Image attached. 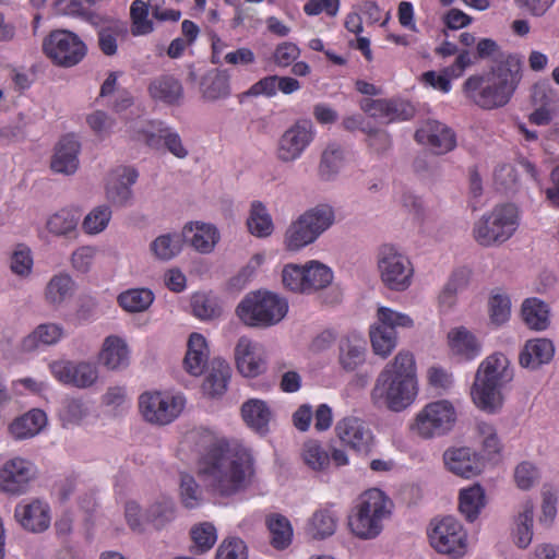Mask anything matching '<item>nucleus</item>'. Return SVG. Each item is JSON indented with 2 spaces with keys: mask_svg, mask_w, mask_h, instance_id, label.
<instances>
[{
  "mask_svg": "<svg viewBox=\"0 0 559 559\" xmlns=\"http://www.w3.org/2000/svg\"><path fill=\"white\" fill-rule=\"evenodd\" d=\"M512 377L508 358L503 354L488 356L480 364L472 388L474 404L486 413H498L504 402L502 389Z\"/></svg>",
  "mask_w": 559,
  "mask_h": 559,
  "instance_id": "nucleus-4",
  "label": "nucleus"
},
{
  "mask_svg": "<svg viewBox=\"0 0 559 559\" xmlns=\"http://www.w3.org/2000/svg\"><path fill=\"white\" fill-rule=\"evenodd\" d=\"M63 330L58 324H40L22 341V350L31 352L36 349L39 345H52L61 338Z\"/></svg>",
  "mask_w": 559,
  "mask_h": 559,
  "instance_id": "nucleus-40",
  "label": "nucleus"
},
{
  "mask_svg": "<svg viewBox=\"0 0 559 559\" xmlns=\"http://www.w3.org/2000/svg\"><path fill=\"white\" fill-rule=\"evenodd\" d=\"M555 355L554 343L548 338L528 340L520 354L522 367L537 369L551 361Z\"/></svg>",
  "mask_w": 559,
  "mask_h": 559,
  "instance_id": "nucleus-29",
  "label": "nucleus"
},
{
  "mask_svg": "<svg viewBox=\"0 0 559 559\" xmlns=\"http://www.w3.org/2000/svg\"><path fill=\"white\" fill-rule=\"evenodd\" d=\"M141 126L134 129L131 138L135 141H142L147 146L157 148L164 141L166 147L175 156L186 157L188 152L183 147L178 133L171 132L162 121L150 120L140 122Z\"/></svg>",
  "mask_w": 559,
  "mask_h": 559,
  "instance_id": "nucleus-17",
  "label": "nucleus"
},
{
  "mask_svg": "<svg viewBox=\"0 0 559 559\" xmlns=\"http://www.w3.org/2000/svg\"><path fill=\"white\" fill-rule=\"evenodd\" d=\"M287 311V301L269 292L247 295L236 309L239 319L249 326L274 325L286 316Z\"/></svg>",
  "mask_w": 559,
  "mask_h": 559,
  "instance_id": "nucleus-7",
  "label": "nucleus"
},
{
  "mask_svg": "<svg viewBox=\"0 0 559 559\" xmlns=\"http://www.w3.org/2000/svg\"><path fill=\"white\" fill-rule=\"evenodd\" d=\"M47 424L46 413L34 408L15 418L9 426V431L14 439H28L41 431Z\"/></svg>",
  "mask_w": 559,
  "mask_h": 559,
  "instance_id": "nucleus-32",
  "label": "nucleus"
},
{
  "mask_svg": "<svg viewBox=\"0 0 559 559\" xmlns=\"http://www.w3.org/2000/svg\"><path fill=\"white\" fill-rule=\"evenodd\" d=\"M417 394L414 355L400 352L378 376L371 392L372 401L392 412H402L414 403Z\"/></svg>",
  "mask_w": 559,
  "mask_h": 559,
  "instance_id": "nucleus-2",
  "label": "nucleus"
},
{
  "mask_svg": "<svg viewBox=\"0 0 559 559\" xmlns=\"http://www.w3.org/2000/svg\"><path fill=\"white\" fill-rule=\"evenodd\" d=\"M338 514L330 509L317 510L308 521L307 535L316 540H322L332 536L337 528Z\"/></svg>",
  "mask_w": 559,
  "mask_h": 559,
  "instance_id": "nucleus-35",
  "label": "nucleus"
},
{
  "mask_svg": "<svg viewBox=\"0 0 559 559\" xmlns=\"http://www.w3.org/2000/svg\"><path fill=\"white\" fill-rule=\"evenodd\" d=\"M43 49L53 63L63 67L75 66L86 52L84 43L69 31L52 32L44 40Z\"/></svg>",
  "mask_w": 559,
  "mask_h": 559,
  "instance_id": "nucleus-14",
  "label": "nucleus"
},
{
  "mask_svg": "<svg viewBox=\"0 0 559 559\" xmlns=\"http://www.w3.org/2000/svg\"><path fill=\"white\" fill-rule=\"evenodd\" d=\"M428 537L431 547L439 554L451 555L454 551V518H436L431 521Z\"/></svg>",
  "mask_w": 559,
  "mask_h": 559,
  "instance_id": "nucleus-28",
  "label": "nucleus"
},
{
  "mask_svg": "<svg viewBox=\"0 0 559 559\" xmlns=\"http://www.w3.org/2000/svg\"><path fill=\"white\" fill-rule=\"evenodd\" d=\"M519 225L518 207L512 203L499 204L475 223L473 235L480 246L491 247L509 240Z\"/></svg>",
  "mask_w": 559,
  "mask_h": 559,
  "instance_id": "nucleus-6",
  "label": "nucleus"
},
{
  "mask_svg": "<svg viewBox=\"0 0 559 559\" xmlns=\"http://www.w3.org/2000/svg\"><path fill=\"white\" fill-rule=\"evenodd\" d=\"M366 341L357 335L350 334L340 341V364L346 371L356 370L365 361Z\"/></svg>",
  "mask_w": 559,
  "mask_h": 559,
  "instance_id": "nucleus-33",
  "label": "nucleus"
},
{
  "mask_svg": "<svg viewBox=\"0 0 559 559\" xmlns=\"http://www.w3.org/2000/svg\"><path fill=\"white\" fill-rule=\"evenodd\" d=\"M176 516L175 502L171 499H162L146 511L145 520L156 530L166 527Z\"/></svg>",
  "mask_w": 559,
  "mask_h": 559,
  "instance_id": "nucleus-49",
  "label": "nucleus"
},
{
  "mask_svg": "<svg viewBox=\"0 0 559 559\" xmlns=\"http://www.w3.org/2000/svg\"><path fill=\"white\" fill-rule=\"evenodd\" d=\"M11 271L19 276H27L33 269V257L31 249L25 245H17L11 255Z\"/></svg>",
  "mask_w": 559,
  "mask_h": 559,
  "instance_id": "nucleus-58",
  "label": "nucleus"
},
{
  "mask_svg": "<svg viewBox=\"0 0 559 559\" xmlns=\"http://www.w3.org/2000/svg\"><path fill=\"white\" fill-rule=\"evenodd\" d=\"M241 417L246 425L260 436L270 432V423L273 420V411L270 405L259 399H249L241 405Z\"/></svg>",
  "mask_w": 559,
  "mask_h": 559,
  "instance_id": "nucleus-26",
  "label": "nucleus"
},
{
  "mask_svg": "<svg viewBox=\"0 0 559 559\" xmlns=\"http://www.w3.org/2000/svg\"><path fill=\"white\" fill-rule=\"evenodd\" d=\"M201 91L207 100L226 98L230 94L229 79L222 72L207 74L202 79Z\"/></svg>",
  "mask_w": 559,
  "mask_h": 559,
  "instance_id": "nucleus-46",
  "label": "nucleus"
},
{
  "mask_svg": "<svg viewBox=\"0 0 559 559\" xmlns=\"http://www.w3.org/2000/svg\"><path fill=\"white\" fill-rule=\"evenodd\" d=\"M522 68L520 56H502L487 73L469 76L463 84V93L481 109L502 108L510 103L522 80Z\"/></svg>",
  "mask_w": 559,
  "mask_h": 559,
  "instance_id": "nucleus-1",
  "label": "nucleus"
},
{
  "mask_svg": "<svg viewBox=\"0 0 559 559\" xmlns=\"http://www.w3.org/2000/svg\"><path fill=\"white\" fill-rule=\"evenodd\" d=\"M197 475L214 493L233 496L250 485L252 461L249 456H200Z\"/></svg>",
  "mask_w": 559,
  "mask_h": 559,
  "instance_id": "nucleus-3",
  "label": "nucleus"
},
{
  "mask_svg": "<svg viewBox=\"0 0 559 559\" xmlns=\"http://www.w3.org/2000/svg\"><path fill=\"white\" fill-rule=\"evenodd\" d=\"M150 10L143 0H133L130 5L131 34L144 36L154 31L153 21L148 19Z\"/></svg>",
  "mask_w": 559,
  "mask_h": 559,
  "instance_id": "nucleus-48",
  "label": "nucleus"
},
{
  "mask_svg": "<svg viewBox=\"0 0 559 559\" xmlns=\"http://www.w3.org/2000/svg\"><path fill=\"white\" fill-rule=\"evenodd\" d=\"M522 317L532 330L542 331L549 325L548 306L538 298H527L522 305Z\"/></svg>",
  "mask_w": 559,
  "mask_h": 559,
  "instance_id": "nucleus-41",
  "label": "nucleus"
},
{
  "mask_svg": "<svg viewBox=\"0 0 559 559\" xmlns=\"http://www.w3.org/2000/svg\"><path fill=\"white\" fill-rule=\"evenodd\" d=\"M99 360L111 370L128 366L129 349L126 342L116 335L106 337L99 354Z\"/></svg>",
  "mask_w": 559,
  "mask_h": 559,
  "instance_id": "nucleus-36",
  "label": "nucleus"
},
{
  "mask_svg": "<svg viewBox=\"0 0 559 559\" xmlns=\"http://www.w3.org/2000/svg\"><path fill=\"white\" fill-rule=\"evenodd\" d=\"M539 473L537 468L527 461L519 464L514 472V480L516 486L522 490L530 489L538 479Z\"/></svg>",
  "mask_w": 559,
  "mask_h": 559,
  "instance_id": "nucleus-63",
  "label": "nucleus"
},
{
  "mask_svg": "<svg viewBox=\"0 0 559 559\" xmlns=\"http://www.w3.org/2000/svg\"><path fill=\"white\" fill-rule=\"evenodd\" d=\"M191 308L193 316L200 320H213L222 313L217 297L207 293H195L191 297Z\"/></svg>",
  "mask_w": 559,
  "mask_h": 559,
  "instance_id": "nucleus-45",
  "label": "nucleus"
},
{
  "mask_svg": "<svg viewBox=\"0 0 559 559\" xmlns=\"http://www.w3.org/2000/svg\"><path fill=\"white\" fill-rule=\"evenodd\" d=\"M334 221V212L329 205H319L304 213L286 230L285 246L297 251L313 242Z\"/></svg>",
  "mask_w": 559,
  "mask_h": 559,
  "instance_id": "nucleus-8",
  "label": "nucleus"
},
{
  "mask_svg": "<svg viewBox=\"0 0 559 559\" xmlns=\"http://www.w3.org/2000/svg\"><path fill=\"white\" fill-rule=\"evenodd\" d=\"M343 163V151L340 145L331 144L323 152L319 166L320 176L329 180L334 176Z\"/></svg>",
  "mask_w": 559,
  "mask_h": 559,
  "instance_id": "nucleus-54",
  "label": "nucleus"
},
{
  "mask_svg": "<svg viewBox=\"0 0 559 559\" xmlns=\"http://www.w3.org/2000/svg\"><path fill=\"white\" fill-rule=\"evenodd\" d=\"M111 218V211L106 205L92 210L84 218L82 228L86 234L96 235L103 231Z\"/></svg>",
  "mask_w": 559,
  "mask_h": 559,
  "instance_id": "nucleus-55",
  "label": "nucleus"
},
{
  "mask_svg": "<svg viewBox=\"0 0 559 559\" xmlns=\"http://www.w3.org/2000/svg\"><path fill=\"white\" fill-rule=\"evenodd\" d=\"M138 171L134 168L120 166L109 174L106 185L107 198L115 204H124L131 199V186L138 179Z\"/></svg>",
  "mask_w": 559,
  "mask_h": 559,
  "instance_id": "nucleus-25",
  "label": "nucleus"
},
{
  "mask_svg": "<svg viewBox=\"0 0 559 559\" xmlns=\"http://www.w3.org/2000/svg\"><path fill=\"white\" fill-rule=\"evenodd\" d=\"M484 506L485 495L479 485L460 490V511L468 521H474Z\"/></svg>",
  "mask_w": 559,
  "mask_h": 559,
  "instance_id": "nucleus-43",
  "label": "nucleus"
},
{
  "mask_svg": "<svg viewBox=\"0 0 559 559\" xmlns=\"http://www.w3.org/2000/svg\"><path fill=\"white\" fill-rule=\"evenodd\" d=\"M299 47L290 41H284L276 46L273 52L274 62L282 68L288 67L299 57Z\"/></svg>",
  "mask_w": 559,
  "mask_h": 559,
  "instance_id": "nucleus-64",
  "label": "nucleus"
},
{
  "mask_svg": "<svg viewBox=\"0 0 559 559\" xmlns=\"http://www.w3.org/2000/svg\"><path fill=\"white\" fill-rule=\"evenodd\" d=\"M182 238L179 234H166L151 243L154 255L163 261L175 258L181 251Z\"/></svg>",
  "mask_w": 559,
  "mask_h": 559,
  "instance_id": "nucleus-52",
  "label": "nucleus"
},
{
  "mask_svg": "<svg viewBox=\"0 0 559 559\" xmlns=\"http://www.w3.org/2000/svg\"><path fill=\"white\" fill-rule=\"evenodd\" d=\"M403 104L389 99L364 98L360 102V109L373 118L386 119L389 121L404 120Z\"/></svg>",
  "mask_w": 559,
  "mask_h": 559,
  "instance_id": "nucleus-37",
  "label": "nucleus"
},
{
  "mask_svg": "<svg viewBox=\"0 0 559 559\" xmlns=\"http://www.w3.org/2000/svg\"><path fill=\"white\" fill-rule=\"evenodd\" d=\"M415 140L428 146L435 154H443L454 147V133L439 121H427L415 132Z\"/></svg>",
  "mask_w": 559,
  "mask_h": 559,
  "instance_id": "nucleus-23",
  "label": "nucleus"
},
{
  "mask_svg": "<svg viewBox=\"0 0 559 559\" xmlns=\"http://www.w3.org/2000/svg\"><path fill=\"white\" fill-rule=\"evenodd\" d=\"M186 399L181 394L162 391H146L139 397V408L143 418L155 425L173 423L182 413Z\"/></svg>",
  "mask_w": 559,
  "mask_h": 559,
  "instance_id": "nucleus-9",
  "label": "nucleus"
},
{
  "mask_svg": "<svg viewBox=\"0 0 559 559\" xmlns=\"http://www.w3.org/2000/svg\"><path fill=\"white\" fill-rule=\"evenodd\" d=\"M518 171L512 164H500L495 168L493 182L498 190H510L516 186Z\"/></svg>",
  "mask_w": 559,
  "mask_h": 559,
  "instance_id": "nucleus-62",
  "label": "nucleus"
},
{
  "mask_svg": "<svg viewBox=\"0 0 559 559\" xmlns=\"http://www.w3.org/2000/svg\"><path fill=\"white\" fill-rule=\"evenodd\" d=\"M74 290V282L66 273L55 275L47 284L45 290L46 300L58 306L70 298Z\"/></svg>",
  "mask_w": 559,
  "mask_h": 559,
  "instance_id": "nucleus-42",
  "label": "nucleus"
},
{
  "mask_svg": "<svg viewBox=\"0 0 559 559\" xmlns=\"http://www.w3.org/2000/svg\"><path fill=\"white\" fill-rule=\"evenodd\" d=\"M80 142L74 134L63 135L55 148L51 169L55 173L71 175L79 167Z\"/></svg>",
  "mask_w": 559,
  "mask_h": 559,
  "instance_id": "nucleus-24",
  "label": "nucleus"
},
{
  "mask_svg": "<svg viewBox=\"0 0 559 559\" xmlns=\"http://www.w3.org/2000/svg\"><path fill=\"white\" fill-rule=\"evenodd\" d=\"M185 443L197 454H250L241 441L217 436L210 429L199 428L188 432Z\"/></svg>",
  "mask_w": 559,
  "mask_h": 559,
  "instance_id": "nucleus-15",
  "label": "nucleus"
},
{
  "mask_svg": "<svg viewBox=\"0 0 559 559\" xmlns=\"http://www.w3.org/2000/svg\"><path fill=\"white\" fill-rule=\"evenodd\" d=\"M36 475L37 469L32 462L23 456H13L0 467V490L13 496L23 495Z\"/></svg>",
  "mask_w": 559,
  "mask_h": 559,
  "instance_id": "nucleus-16",
  "label": "nucleus"
},
{
  "mask_svg": "<svg viewBox=\"0 0 559 559\" xmlns=\"http://www.w3.org/2000/svg\"><path fill=\"white\" fill-rule=\"evenodd\" d=\"M209 360L206 340L202 334L192 333L183 359L185 369L192 376H201Z\"/></svg>",
  "mask_w": 559,
  "mask_h": 559,
  "instance_id": "nucleus-34",
  "label": "nucleus"
},
{
  "mask_svg": "<svg viewBox=\"0 0 559 559\" xmlns=\"http://www.w3.org/2000/svg\"><path fill=\"white\" fill-rule=\"evenodd\" d=\"M454 423V406L450 401L428 403L417 413L412 430L424 439L440 437L449 432Z\"/></svg>",
  "mask_w": 559,
  "mask_h": 559,
  "instance_id": "nucleus-12",
  "label": "nucleus"
},
{
  "mask_svg": "<svg viewBox=\"0 0 559 559\" xmlns=\"http://www.w3.org/2000/svg\"><path fill=\"white\" fill-rule=\"evenodd\" d=\"M379 323L370 330L373 352L385 358L396 346V328H412L413 319L388 307L378 309Z\"/></svg>",
  "mask_w": 559,
  "mask_h": 559,
  "instance_id": "nucleus-13",
  "label": "nucleus"
},
{
  "mask_svg": "<svg viewBox=\"0 0 559 559\" xmlns=\"http://www.w3.org/2000/svg\"><path fill=\"white\" fill-rule=\"evenodd\" d=\"M481 345L465 328H456V361H468L480 355Z\"/></svg>",
  "mask_w": 559,
  "mask_h": 559,
  "instance_id": "nucleus-50",
  "label": "nucleus"
},
{
  "mask_svg": "<svg viewBox=\"0 0 559 559\" xmlns=\"http://www.w3.org/2000/svg\"><path fill=\"white\" fill-rule=\"evenodd\" d=\"M265 523L270 532L271 545L275 549L282 550L292 544L293 527L286 516L273 513L266 516Z\"/></svg>",
  "mask_w": 559,
  "mask_h": 559,
  "instance_id": "nucleus-39",
  "label": "nucleus"
},
{
  "mask_svg": "<svg viewBox=\"0 0 559 559\" xmlns=\"http://www.w3.org/2000/svg\"><path fill=\"white\" fill-rule=\"evenodd\" d=\"M490 319L493 323L500 325L510 318L511 301L509 296L502 293H493L489 299Z\"/></svg>",
  "mask_w": 559,
  "mask_h": 559,
  "instance_id": "nucleus-57",
  "label": "nucleus"
},
{
  "mask_svg": "<svg viewBox=\"0 0 559 559\" xmlns=\"http://www.w3.org/2000/svg\"><path fill=\"white\" fill-rule=\"evenodd\" d=\"M127 34V28L119 24L112 23L107 26H103L97 32L98 46L100 51L105 56H114L118 50V40L123 38Z\"/></svg>",
  "mask_w": 559,
  "mask_h": 559,
  "instance_id": "nucleus-51",
  "label": "nucleus"
},
{
  "mask_svg": "<svg viewBox=\"0 0 559 559\" xmlns=\"http://www.w3.org/2000/svg\"><path fill=\"white\" fill-rule=\"evenodd\" d=\"M50 370L59 382L76 388L91 386L98 377L96 367L90 362L55 361Z\"/></svg>",
  "mask_w": 559,
  "mask_h": 559,
  "instance_id": "nucleus-22",
  "label": "nucleus"
},
{
  "mask_svg": "<svg viewBox=\"0 0 559 559\" xmlns=\"http://www.w3.org/2000/svg\"><path fill=\"white\" fill-rule=\"evenodd\" d=\"M476 431L481 439L483 450L485 454H500L501 443L495 427L485 421H480L476 426Z\"/></svg>",
  "mask_w": 559,
  "mask_h": 559,
  "instance_id": "nucleus-61",
  "label": "nucleus"
},
{
  "mask_svg": "<svg viewBox=\"0 0 559 559\" xmlns=\"http://www.w3.org/2000/svg\"><path fill=\"white\" fill-rule=\"evenodd\" d=\"M391 499L380 489L372 488L362 492L348 516V526L354 535L364 539L377 537L383 522L392 512Z\"/></svg>",
  "mask_w": 559,
  "mask_h": 559,
  "instance_id": "nucleus-5",
  "label": "nucleus"
},
{
  "mask_svg": "<svg viewBox=\"0 0 559 559\" xmlns=\"http://www.w3.org/2000/svg\"><path fill=\"white\" fill-rule=\"evenodd\" d=\"M147 92L153 100L166 105H178L183 97L181 82L171 74H162L152 79Z\"/></svg>",
  "mask_w": 559,
  "mask_h": 559,
  "instance_id": "nucleus-27",
  "label": "nucleus"
},
{
  "mask_svg": "<svg viewBox=\"0 0 559 559\" xmlns=\"http://www.w3.org/2000/svg\"><path fill=\"white\" fill-rule=\"evenodd\" d=\"M154 295L147 288H133L118 296L119 306L128 312H142L153 302Z\"/></svg>",
  "mask_w": 559,
  "mask_h": 559,
  "instance_id": "nucleus-44",
  "label": "nucleus"
},
{
  "mask_svg": "<svg viewBox=\"0 0 559 559\" xmlns=\"http://www.w3.org/2000/svg\"><path fill=\"white\" fill-rule=\"evenodd\" d=\"M180 499L188 509H193L202 502V490L195 479L189 474H181Z\"/></svg>",
  "mask_w": 559,
  "mask_h": 559,
  "instance_id": "nucleus-56",
  "label": "nucleus"
},
{
  "mask_svg": "<svg viewBox=\"0 0 559 559\" xmlns=\"http://www.w3.org/2000/svg\"><path fill=\"white\" fill-rule=\"evenodd\" d=\"M335 433L341 443L349 450L368 453L373 443L372 432L356 417H345L337 421Z\"/></svg>",
  "mask_w": 559,
  "mask_h": 559,
  "instance_id": "nucleus-21",
  "label": "nucleus"
},
{
  "mask_svg": "<svg viewBox=\"0 0 559 559\" xmlns=\"http://www.w3.org/2000/svg\"><path fill=\"white\" fill-rule=\"evenodd\" d=\"M313 128L309 121H298L287 129L278 141L277 156L283 162H293L301 156L313 140Z\"/></svg>",
  "mask_w": 559,
  "mask_h": 559,
  "instance_id": "nucleus-18",
  "label": "nucleus"
},
{
  "mask_svg": "<svg viewBox=\"0 0 559 559\" xmlns=\"http://www.w3.org/2000/svg\"><path fill=\"white\" fill-rule=\"evenodd\" d=\"M378 267L381 281L391 290L404 292L412 285L414 267L409 259L395 247L384 245L379 252Z\"/></svg>",
  "mask_w": 559,
  "mask_h": 559,
  "instance_id": "nucleus-11",
  "label": "nucleus"
},
{
  "mask_svg": "<svg viewBox=\"0 0 559 559\" xmlns=\"http://www.w3.org/2000/svg\"><path fill=\"white\" fill-rule=\"evenodd\" d=\"M230 376L229 364L222 358H214L202 384L203 392L211 397L222 396L227 390Z\"/></svg>",
  "mask_w": 559,
  "mask_h": 559,
  "instance_id": "nucleus-30",
  "label": "nucleus"
},
{
  "mask_svg": "<svg viewBox=\"0 0 559 559\" xmlns=\"http://www.w3.org/2000/svg\"><path fill=\"white\" fill-rule=\"evenodd\" d=\"M235 360L238 371L248 378H254L266 369V357L263 346L242 336L235 348Z\"/></svg>",
  "mask_w": 559,
  "mask_h": 559,
  "instance_id": "nucleus-20",
  "label": "nucleus"
},
{
  "mask_svg": "<svg viewBox=\"0 0 559 559\" xmlns=\"http://www.w3.org/2000/svg\"><path fill=\"white\" fill-rule=\"evenodd\" d=\"M534 504L525 501L514 520L513 539L520 548H526L533 539Z\"/></svg>",
  "mask_w": 559,
  "mask_h": 559,
  "instance_id": "nucleus-38",
  "label": "nucleus"
},
{
  "mask_svg": "<svg viewBox=\"0 0 559 559\" xmlns=\"http://www.w3.org/2000/svg\"><path fill=\"white\" fill-rule=\"evenodd\" d=\"M249 231L257 237H266L273 230V222L265 206L254 201L251 205L250 215L247 219Z\"/></svg>",
  "mask_w": 559,
  "mask_h": 559,
  "instance_id": "nucleus-47",
  "label": "nucleus"
},
{
  "mask_svg": "<svg viewBox=\"0 0 559 559\" xmlns=\"http://www.w3.org/2000/svg\"><path fill=\"white\" fill-rule=\"evenodd\" d=\"M191 537L201 551H206L216 543V528L210 522L200 523L191 530Z\"/></svg>",
  "mask_w": 559,
  "mask_h": 559,
  "instance_id": "nucleus-59",
  "label": "nucleus"
},
{
  "mask_svg": "<svg viewBox=\"0 0 559 559\" xmlns=\"http://www.w3.org/2000/svg\"><path fill=\"white\" fill-rule=\"evenodd\" d=\"M215 559H248L247 546L238 537H228L218 546Z\"/></svg>",
  "mask_w": 559,
  "mask_h": 559,
  "instance_id": "nucleus-60",
  "label": "nucleus"
},
{
  "mask_svg": "<svg viewBox=\"0 0 559 559\" xmlns=\"http://www.w3.org/2000/svg\"><path fill=\"white\" fill-rule=\"evenodd\" d=\"M14 518L25 531L43 533L50 526L51 510L45 500H22L15 507Z\"/></svg>",
  "mask_w": 559,
  "mask_h": 559,
  "instance_id": "nucleus-19",
  "label": "nucleus"
},
{
  "mask_svg": "<svg viewBox=\"0 0 559 559\" xmlns=\"http://www.w3.org/2000/svg\"><path fill=\"white\" fill-rule=\"evenodd\" d=\"M283 284L294 293H312L331 284L333 273L330 267L318 262L310 261L304 266L288 264L282 272Z\"/></svg>",
  "mask_w": 559,
  "mask_h": 559,
  "instance_id": "nucleus-10",
  "label": "nucleus"
},
{
  "mask_svg": "<svg viewBox=\"0 0 559 559\" xmlns=\"http://www.w3.org/2000/svg\"><path fill=\"white\" fill-rule=\"evenodd\" d=\"M183 237L201 253L211 252L219 238L218 231L213 225L199 222L186 225Z\"/></svg>",
  "mask_w": 559,
  "mask_h": 559,
  "instance_id": "nucleus-31",
  "label": "nucleus"
},
{
  "mask_svg": "<svg viewBox=\"0 0 559 559\" xmlns=\"http://www.w3.org/2000/svg\"><path fill=\"white\" fill-rule=\"evenodd\" d=\"M79 217L67 209H62L51 215L47 221V229L55 235H69L75 233Z\"/></svg>",
  "mask_w": 559,
  "mask_h": 559,
  "instance_id": "nucleus-53",
  "label": "nucleus"
}]
</instances>
